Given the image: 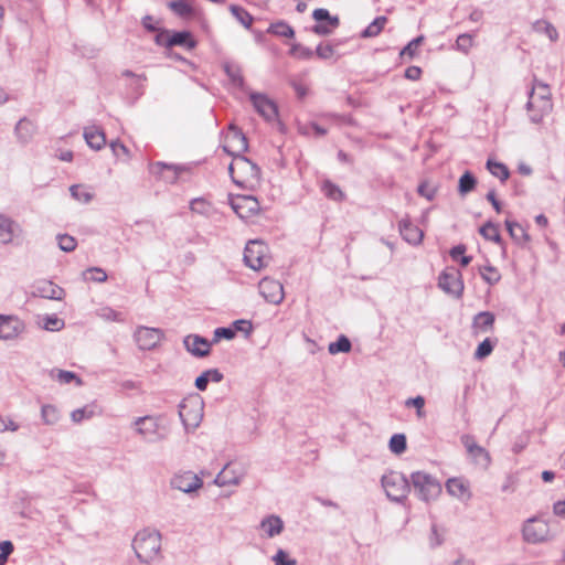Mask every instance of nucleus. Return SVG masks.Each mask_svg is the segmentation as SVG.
I'll use <instances>...</instances> for the list:
<instances>
[{"label":"nucleus","instance_id":"1","mask_svg":"<svg viewBox=\"0 0 565 565\" xmlns=\"http://www.w3.org/2000/svg\"><path fill=\"white\" fill-rule=\"evenodd\" d=\"M129 427L135 436L148 444L162 443L170 435V425L163 415L135 417Z\"/></svg>","mask_w":565,"mask_h":565},{"label":"nucleus","instance_id":"2","mask_svg":"<svg viewBox=\"0 0 565 565\" xmlns=\"http://www.w3.org/2000/svg\"><path fill=\"white\" fill-rule=\"evenodd\" d=\"M132 547L141 563H154L160 558L161 535L156 530H140L134 537Z\"/></svg>","mask_w":565,"mask_h":565},{"label":"nucleus","instance_id":"3","mask_svg":"<svg viewBox=\"0 0 565 565\" xmlns=\"http://www.w3.org/2000/svg\"><path fill=\"white\" fill-rule=\"evenodd\" d=\"M228 171L233 182L241 188L254 190L259 185V168L244 156L234 157Z\"/></svg>","mask_w":565,"mask_h":565},{"label":"nucleus","instance_id":"4","mask_svg":"<svg viewBox=\"0 0 565 565\" xmlns=\"http://www.w3.org/2000/svg\"><path fill=\"white\" fill-rule=\"evenodd\" d=\"M530 119L537 124L552 111L553 104L551 92L547 85L535 83L530 92L526 104Z\"/></svg>","mask_w":565,"mask_h":565},{"label":"nucleus","instance_id":"5","mask_svg":"<svg viewBox=\"0 0 565 565\" xmlns=\"http://www.w3.org/2000/svg\"><path fill=\"white\" fill-rule=\"evenodd\" d=\"M204 401L199 395L185 397L179 405V417L186 434L193 433L202 423Z\"/></svg>","mask_w":565,"mask_h":565},{"label":"nucleus","instance_id":"6","mask_svg":"<svg viewBox=\"0 0 565 565\" xmlns=\"http://www.w3.org/2000/svg\"><path fill=\"white\" fill-rule=\"evenodd\" d=\"M411 483L416 495L425 502L436 500L441 493L440 482L425 471H415L411 475Z\"/></svg>","mask_w":565,"mask_h":565},{"label":"nucleus","instance_id":"7","mask_svg":"<svg viewBox=\"0 0 565 565\" xmlns=\"http://www.w3.org/2000/svg\"><path fill=\"white\" fill-rule=\"evenodd\" d=\"M409 482L403 473L390 471L382 477L381 483L386 497L395 502H403L409 492Z\"/></svg>","mask_w":565,"mask_h":565},{"label":"nucleus","instance_id":"8","mask_svg":"<svg viewBox=\"0 0 565 565\" xmlns=\"http://www.w3.org/2000/svg\"><path fill=\"white\" fill-rule=\"evenodd\" d=\"M522 537L529 544H541L552 540L553 533L547 521L533 516L524 521Z\"/></svg>","mask_w":565,"mask_h":565},{"label":"nucleus","instance_id":"9","mask_svg":"<svg viewBox=\"0 0 565 565\" xmlns=\"http://www.w3.org/2000/svg\"><path fill=\"white\" fill-rule=\"evenodd\" d=\"M268 246L259 239L249 241L244 250V262L253 270H260L269 264Z\"/></svg>","mask_w":565,"mask_h":565},{"label":"nucleus","instance_id":"10","mask_svg":"<svg viewBox=\"0 0 565 565\" xmlns=\"http://www.w3.org/2000/svg\"><path fill=\"white\" fill-rule=\"evenodd\" d=\"M26 332V323L17 315L0 313V340L15 342L23 338Z\"/></svg>","mask_w":565,"mask_h":565},{"label":"nucleus","instance_id":"11","mask_svg":"<svg viewBox=\"0 0 565 565\" xmlns=\"http://www.w3.org/2000/svg\"><path fill=\"white\" fill-rule=\"evenodd\" d=\"M132 337L139 350L150 351L158 348L164 340V331L160 328L138 326Z\"/></svg>","mask_w":565,"mask_h":565},{"label":"nucleus","instance_id":"12","mask_svg":"<svg viewBox=\"0 0 565 565\" xmlns=\"http://www.w3.org/2000/svg\"><path fill=\"white\" fill-rule=\"evenodd\" d=\"M149 173L157 180L174 184L186 170L185 167L157 161L148 166Z\"/></svg>","mask_w":565,"mask_h":565},{"label":"nucleus","instance_id":"13","mask_svg":"<svg viewBox=\"0 0 565 565\" xmlns=\"http://www.w3.org/2000/svg\"><path fill=\"white\" fill-rule=\"evenodd\" d=\"M228 200L233 211L242 220H248L255 216L259 211V203L255 196L231 194Z\"/></svg>","mask_w":565,"mask_h":565},{"label":"nucleus","instance_id":"14","mask_svg":"<svg viewBox=\"0 0 565 565\" xmlns=\"http://www.w3.org/2000/svg\"><path fill=\"white\" fill-rule=\"evenodd\" d=\"M438 286L445 292L460 298L463 292V281L460 271L455 268L445 269L439 275Z\"/></svg>","mask_w":565,"mask_h":565},{"label":"nucleus","instance_id":"15","mask_svg":"<svg viewBox=\"0 0 565 565\" xmlns=\"http://www.w3.org/2000/svg\"><path fill=\"white\" fill-rule=\"evenodd\" d=\"M23 237V228L10 216L0 213V243L4 245L19 244Z\"/></svg>","mask_w":565,"mask_h":565},{"label":"nucleus","instance_id":"16","mask_svg":"<svg viewBox=\"0 0 565 565\" xmlns=\"http://www.w3.org/2000/svg\"><path fill=\"white\" fill-rule=\"evenodd\" d=\"M171 488L183 493H193L203 487V480L192 471L175 473L170 480Z\"/></svg>","mask_w":565,"mask_h":565},{"label":"nucleus","instance_id":"17","mask_svg":"<svg viewBox=\"0 0 565 565\" xmlns=\"http://www.w3.org/2000/svg\"><path fill=\"white\" fill-rule=\"evenodd\" d=\"M247 148L248 143L244 134L239 129L231 126L224 138V151L233 157H236L245 152Z\"/></svg>","mask_w":565,"mask_h":565},{"label":"nucleus","instance_id":"18","mask_svg":"<svg viewBox=\"0 0 565 565\" xmlns=\"http://www.w3.org/2000/svg\"><path fill=\"white\" fill-rule=\"evenodd\" d=\"M312 18L317 24L312 31L318 35H329L339 26V18L332 17L327 9L319 8L313 10Z\"/></svg>","mask_w":565,"mask_h":565},{"label":"nucleus","instance_id":"19","mask_svg":"<svg viewBox=\"0 0 565 565\" xmlns=\"http://www.w3.org/2000/svg\"><path fill=\"white\" fill-rule=\"evenodd\" d=\"M285 523L279 515L269 514L264 516L256 530L260 539H274L282 533Z\"/></svg>","mask_w":565,"mask_h":565},{"label":"nucleus","instance_id":"20","mask_svg":"<svg viewBox=\"0 0 565 565\" xmlns=\"http://www.w3.org/2000/svg\"><path fill=\"white\" fill-rule=\"evenodd\" d=\"M245 476V469L239 465L227 463L215 477L217 487L237 486Z\"/></svg>","mask_w":565,"mask_h":565},{"label":"nucleus","instance_id":"21","mask_svg":"<svg viewBox=\"0 0 565 565\" xmlns=\"http://www.w3.org/2000/svg\"><path fill=\"white\" fill-rule=\"evenodd\" d=\"M259 294L267 302L279 305L285 297L282 285L268 277L263 278L258 285Z\"/></svg>","mask_w":565,"mask_h":565},{"label":"nucleus","instance_id":"22","mask_svg":"<svg viewBox=\"0 0 565 565\" xmlns=\"http://www.w3.org/2000/svg\"><path fill=\"white\" fill-rule=\"evenodd\" d=\"M250 102L255 110L266 120H274L278 115L276 104L265 94L250 93Z\"/></svg>","mask_w":565,"mask_h":565},{"label":"nucleus","instance_id":"23","mask_svg":"<svg viewBox=\"0 0 565 565\" xmlns=\"http://www.w3.org/2000/svg\"><path fill=\"white\" fill-rule=\"evenodd\" d=\"M183 344L190 354L196 358H204L209 355L212 342L201 335L189 334L184 337Z\"/></svg>","mask_w":565,"mask_h":565},{"label":"nucleus","instance_id":"24","mask_svg":"<svg viewBox=\"0 0 565 565\" xmlns=\"http://www.w3.org/2000/svg\"><path fill=\"white\" fill-rule=\"evenodd\" d=\"M446 490L451 497L462 502L469 501L472 497L469 482L462 478L448 479Z\"/></svg>","mask_w":565,"mask_h":565},{"label":"nucleus","instance_id":"25","mask_svg":"<svg viewBox=\"0 0 565 565\" xmlns=\"http://www.w3.org/2000/svg\"><path fill=\"white\" fill-rule=\"evenodd\" d=\"M399 233L402 237L412 245H419L424 238V232L411 223L409 220L403 218L399 221Z\"/></svg>","mask_w":565,"mask_h":565},{"label":"nucleus","instance_id":"26","mask_svg":"<svg viewBox=\"0 0 565 565\" xmlns=\"http://www.w3.org/2000/svg\"><path fill=\"white\" fill-rule=\"evenodd\" d=\"M36 134V125L28 119L22 118L18 121L14 128V135L19 142L25 145L29 143Z\"/></svg>","mask_w":565,"mask_h":565},{"label":"nucleus","instance_id":"27","mask_svg":"<svg viewBox=\"0 0 565 565\" xmlns=\"http://www.w3.org/2000/svg\"><path fill=\"white\" fill-rule=\"evenodd\" d=\"M35 295L45 299L61 300L64 290L52 281H41L35 287Z\"/></svg>","mask_w":565,"mask_h":565},{"label":"nucleus","instance_id":"28","mask_svg":"<svg viewBox=\"0 0 565 565\" xmlns=\"http://www.w3.org/2000/svg\"><path fill=\"white\" fill-rule=\"evenodd\" d=\"M84 138L94 150H100L106 145L104 131L96 126L86 127L84 129Z\"/></svg>","mask_w":565,"mask_h":565},{"label":"nucleus","instance_id":"29","mask_svg":"<svg viewBox=\"0 0 565 565\" xmlns=\"http://www.w3.org/2000/svg\"><path fill=\"white\" fill-rule=\"evenodd\" d=\"M494 315L490 311L479 312L472 321V329L476 334L490 331L494 324Z\"/></svg>","mask_w":565,"mask_h":565},{"label":"nucleus","instance_id":"30","mask_svg":"<svg viewBox=\"0 0 565 565\" xmlns=\"http://www.w3.org/2000/svg\"><path fill=\"white\" fill-rule=\"evenodd\" d=\"M532 30L540 36L546 38L550 42L558 40V32L556 28L546 20H537L532 24Z\"/></svg>","mask_w":565,"mask_h":565},{"label":"nucleus","instance_id":"31","mask_svg":"<svg viewBox=\"0 0 565 565\" xmlns=\"http://www.w3.org/2000/svg\"><path fill=\"white\" fill-rule=\"evenodd\" d=\"M223 374L217 369H209L201 373L195 380V387L199 391H205L209 383H220Z\"/></svg>","mask_w":565,"mask_h":565},{"label":"nucleus","instance_id":"32","mask_svg":"<svg viewBox=\"0 0 565 565\" xmlns=\"http://www.w3.org/2000/svg\"><path fill=\"white\" fill-rule=\"evenodd\" d=\"M51 377L58 382L60 384H70L72 382L75 383L76 386H82L83 381L81 377L76 375V373L72 371H65L60 369H54L51 371Z\"/></svg>","mask_w":565,"mask_h":565},{"label":"nucleus","instance_id":"33","mask_svg":"<svg viewBox=\"0 0 565 565\" xmlns=\"http://www.w3.org/2000/svg\"><path fill=\"white\" fill-rule=\"evenodd\" d=\"M110 150L117 161L128 163L132 159V153L120 140L116 139L109 143Z\"/></svg>","mask_w":565,"mask_h":565},{"label":"nucleus","instance_id":"34","mask_svg":"<svg viewBox=\"0 0 565 565\" xmlns=\"http://www.w3.org/2000/svg\"><path fill=\"white\" fill-rule=\"evenodd\" d=\"M41 418L43 424L53 426L61 419V412L57 406L53 404H44L41 407Z\"/></svg>","mask_w":565,"mask_h":565},{"label":"nucleus","instance_id":"35","mask_svg":"<svg viewBox=\"0 0 565 565\" xmlns=\"http://www.w3.org/2000/svg\"><path fill=\"white\" fill-rule=\"evenodd\" d=\"M168 46H174V45H181L185 46L189 50H192L195 47L196 42L192 39L191 33L189 32H175L173 33L167 42Z\"/></svg>","mask_w":565,"mask_h":565},{"label":"nucleus","instance_id":"36","mask_svg":"<svg viewBox=\"0 0 565 565\" xmlns=\"http://www.w3.org/2000/svg\"><path fill=\"white\" fill-rule=\"evenodd\" d=\"M505 226H507V230H508L510 236L516 243H524V242L529 241V235L526 234L525 230L516 222H513V221L507 218Z\"/></svg>","mask_w":565,"mask_h":565},{"label":"nucleus","instance_id":"37","mask_svg":"<svg viewBox=\"0 0 565 565\" xmlns=\"http://www.w3.org/2000/svg\"><path fill=\"white\" fill-rule=\"evenodd\" d=\"M39 326L46 331H60L64 328V321L55 315H46L40 318Z\"/></svg>","mask_w":565,"mask_h":565},{"label":"nucleus","instance_id":"38","mask_svg":"<svg viewBox=\"0 0 565 565\" xmlns=\"http://www.w3.org/2000/svg\"><path fill=\"white\" fill-rule=\"evenodd\" d=\"M230 11L243 26L246 29L252 26L254 19L244 8L232 4Z\"/></svg>","mask_w":565,"mask_h":565},{"label":"nucleus","instance_id":"39","mask_svg":"<svg viewBox=\"0 0 565 565\" xmlns=\"http://www.w3.org/2000/svg\"><path fill=\"white\" fill-rule=\"evenodd\" d=\"M321 191L327 198L333 201H342L344 198L342 190L329 180L322 182Z\"/></svg>","mask_w":565,"mask_h":565},{"label":"nucleus","instance_id":"40","mask_svg":"<svg viewBox=\"0 0 565 565\" xmlns=\"http://www.w3.org/2000/svg\"><path fill=\"white\" fill-rule=\"evenodd\" d=\"M387 19L385 17H377L371 22L365 30L362 32V38H374L381 33L383 28L385 26Z\"/></svg>","mask_w":565,"mask_h":565},{"label":"nucleus","instance_id":"41","mask_svg":"<svg viewBox=\"0 0 565 565\" xmlns=\"http://www.w3.org/2000/svg\"><path fill=\"white\" fill-rule=\"evenodd\" d=\"M70 192H71V195L76 201H78L81 203H88L93 199L92 191L87 186H85V185H81V184L72 185L70 188Z\"/></svg>","mask_w":565,"mask_h":565},{"label":"nucleus","instance_id":"42","mask_svg":"<svg viewBox=\"0 0 565 565\" xmlns=\"http://www.w3.org/2000/svg\"><path fill=\"white\" fill-rule=\"evenodd\" d=\"M477 184L476 178L469 172H465L460 179L458 184V192L460 195H466L471 192Z\"/></svg>","mask_w":565,"mask_h":565},{"label":"nucleus","instance_id":"43","mask_svg":"<svg viewBox=\"0 0 565 565\" xmlns=\"http://www.w3.org/2000/svg\"><path fill=\"white\" fill-rule=\"evenodd\" d=\"M268 32H270L277 36H281V38L291 39L295 36L294 29L288 23H286L284 21H278L276 23H271L268 29Z\"/></svg>","mask_w":565,"mask_h":565},{"label":"nucleus","instance_id":"44","mask_svg":"<svg viewBox=\"0 0 565 565\" xmlns=\"http://www.w3.org/2000/svg\"><path fill=\"white\" fill-rule=\"evenodd\" d=\"M487 169L493 177L500 179L501 181H505L510 175L508 168L503 163L493 161L491 159L487 161Z\"/></svg>","mask_w":565,"mask_h":565},{"label":"nucleus","instance_id":"45","mask_svg":"<svg viewBox=\"0 0 565 565\" xmlns=\"http://www.w3.org/2000/svg\"><path fill=\"white\" fill-rule=\"evenodd\" d=\"M351 350V342L345 335H340L337 341L331 342L328 347L330 354L348 353Z\"/></svg>","mask_w":565,"mask_h":565},{"label":"nucleus","instance_id":"46","mask_svg":"<svg viewBox=\"0 0 565 565\" xmlns=\"http://www.w3.org/2000/svg\"><path fill=\"white\" fill-rule=\"evenodd\" d=\"M480 234L488 241H492L497 244L501 243V235L497 224L488 222L480 228Z\"/></svg>","mask_w":565,"mask_h":565},{"label":"nucleus","instance_id":"47","mask_svg":"<svg viewBox=\"0 0 565 565\" xmlns=\"http://www.w3.org/2000/svg\"><path fill=\"white\" fill-rule=\"evenodd\" d=\"M96 316L105 321L124 322L121 312L116 311L111 307H103L96 311Z\"/></svg>","mask_w":565,"mask_h":565},{"label":"nucleus","instance_id":"48","mask_svg":"<svg viewBox=\"0 0 565 565\" xmlns=\"http://www.w3.org/2000/svg\"><path fill=\"white\" fill-rule=\"evenodd\" d=\"M225 73L230 77L232 84L236 87L242 88L244 84L242 71L238 66L226 63L224 65Z\"/></svg>","mask_w":565,"mask_h":565},{"label":"nucleus","instance_id":"49","mask_svg":"<svg viewBox=\"0 0 565 565\" xmlns=\"http://www.w3.org/2000/svg\"><path fill=\"white\" fill-rule=\"evenodd\" d=\"M390 450L395 455H401L406 450V437L404 434H395L391 437L388 444Z\"/></svg>","mask_w":565,"mask_h":565},{"label":"nucleus","instance_id":"50","mask_svg":"<svg viewBox=\"0 0 565 565\" xmlns=\"http://www.w3.org/2000/svg\"><path fill=\"white\" fill-rule=\"evenodd\" d=\"M495 343L497 340L492 341L489 338L484 339L475 351V359L482 360L489 356L492 353Z\"/></svg>","mask_w":565,"mask_h":565},{"label":"nucleus","instance_id":"51","mask_svg":"<svg viewBox=\"0 0 565 565\" xmlns=\"http://www.w3.org/2000/svg\"><path fill=\"white\" fill-rule=\"evenodd\" d=\"M475 462L482 468H488L491 463V457L490 454L481 446L475 449L473 452L469 454Z\"/></svg>","mask_w":565,"mask_h":565},{"label":"nucleus","instance_id":"52","mask_svg":"<svg viewBox=\"0 0 565 565\" xmlns=\"http://www.w3.org/2000/svg\"><path fill=\"white\" fill-rule=\"evenodd\" d=\"M480 275L482 279L489 285H495L501 279L499 270L493 266H484L480 269Z\"/></svg>","mask_w":565,"mask_h":565},{"label":"nucleus","instance_id":"53","mask_svg":"<svg viewBox=\"0 0 565 565\" xmlns=\"http://www.w3.org/2000/svg\"><path fill=\"white\" fill-rule=\"evenodd\" d=\"M169 8L181 18H188L193 12L192 7L183 0L170 2Z\"/></svg>","mask_w":565,"mask_h":565},{"label":"nucleus","instance_id":"54","mask_svg":"<svg viewBox=\"0 0 565 565\" xmlns=\"http://www.w3.org/2000/svg\"><path fill=\"white\" fill-rule=\"evenodd\" d=\"M472 46L473 36L469 33L460 34L455 43V49L462 52L463 54H468Z\"/></svg>","mask_w":565,"mask_h":565},{"label":"nucleus","instance_id":"55","mask_svg":"<svg viewBox=\"0 0 565 565\" xmlns=\"http://www.w3.org/2000/svg\"><path fill=\"white\" fill-rule=\"evenodd\" d=\"M190 209L194 213H198L201 215H209L212 206L205 199L196 198L191 201Z\"/></svg>","mask_w":565,"mask_h":565},{"label":"nucleus","instance_id":"56","mask_svg":"<svg viewBox=\"0 0 565 565\" xmlns=\"http://www.w3.org/2000/svg\"><path fill=\"white\" fill-rule=\"evenodd\" d=\"M425 38L424 35H419L415 39H413L402 51H401V57L407 56L408 58H413L418 51V47L424 42Z\"/></svg>","mask_w":565,"mask_h":565},{"label":"nucleus","instance_id":"57","mask_svg":"<svg viewBox=\"0 0 565 565\" xmlns=\"http://www.w3.org/2000/svg\"><path fill=\"white\" fill-rule=\"evenodd\" d=\"M84 279L95 281V282H104L107 280V274L104 269L99 267H92L84 271Z\"/></svg>","mask_w":565,"mask_h":565},{"label":"nucleus","instance_id":"58","mask_svg":"<svg viewBox=\"0 0 565 565\" xmlns=\"http://www.w3.org/2000/svg\"><path fill=\"white\" fill-rule=\"evenodd\" d=\"M466 246L465 245H457L450 249V256L454 260H457L460 263L461 266H468L471 262L470 256L465 255Z\"/></svg>","mask_w":565,"mask_h":565},{"label":"nucleus","instance_id":"59","mask_svg":"<svg viewBox=\"0 0 565 565\" xmlns=\"http://www.w3.org/2000/svg\"><path fill=\"white\" fill-rule=\"evenodd\" d=\"M406 407H414L416 409V415L418 418H424L426 416L424 412L425 407V398L420 395L416 397H411L405 401Z\"/></svg>","mask_w":565,"mask_h":565},{"label":"nucleus","instance_id":"60","mask_svg":"<svg viewBox=\"0 0 565 565\" xmlns=\"http://www.w3.org/2000/svg\"><path fill=\"white\" fill-rule=\"evenodd\" d=\"M58 246L63 252H72L76 248V241L73 236L70 235H58L57 236Z\"/></svg>","mask_w":565,"mask_h":565},{"label":"nucleus","instance_id":"61","mask_svg":"<svg viewBox=\"0 0 565 565\" xmlns=\"http://www.w3.org/2000/svg\"><path fill=\"white\" fill-rule=\"evenodd\" d=\"M92 417L93 411L88 409L87 407L77 408L71 413V418L76 424L83 422L84 419H89Z\"/></svg>","mask_w":565,"mask_h":565},{"label":"nucleus","instance_id":"62","mask_svg":"<svg viewBox=\"0 0 565 565\" xmlns=\"http://www.w3.org/2000/svg\"><path fill=\"white\" fill-rule=\"evenodd\" d=\"M213 334V342H218L221 339L232 340L235 337V330L232 328H216Z\"/></svg>","mask_w":565,"mask_h":565},{"label":"nucleus","instance_id":"63","mask_svg":"<svg viewBox=\"0 0 565 565\" xmlns=\"http://www.w3.org/2000/svg\"><path fill=\"white\" fill-rule=\"evenodd\" d=\"M273 561L275 565H296L297 562L288 557V554L284 550H278L274 555Z\"/></svg>","mask_w":565,"mask_h":565},{"label":"nucleus","instance_id":"64","mask_svg":"<svg viewBox=\"0 0 565 565\" xmlns=\"http://www.w3.org/2000/svg\"><path fill=\"white\" fill-rule=\"evenodd\" d=\"M316 53L320 58L329 60L334 55V47L330 44H320L317 46Z\"/></svg>","mask_w":565,"mask_h":565}]
</instances>
